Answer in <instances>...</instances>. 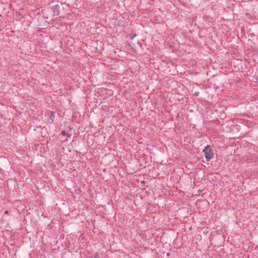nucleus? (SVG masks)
<instances>
[{"instance_id":"obj_1","label":"nucleus","mask_w":258,"mask_h":258,"mask_svg":"<svg viewBox=\"0 0 258 258\" xmlns=\"http://www.w3.org/2000/svg\"><path fill=\"white\" fill-rule=\"evenodd\" d=\"M203 152L207 162L210 161L214 157V151L210 145H207L203 150Z\"/></svg>"},{"instance_id":"obj_2","label":"nucleus","mask_w":258,"mask_h":258,"mask_svg":"<svg viewBox=\"0 0 258 258\" xmlns=\"http://www.w3.org/2000/svg\"><path fill=\"white\" fill-rule=\"evenodd\" d=\"M54 112L53 111L50 112V114L49 116V119H50L51 121V122H53L54 121Z\"/></svg>"},{"instance_id":"obj_3","label":"nucleus","mask_w":258,"mask_h":258,"mask_svg":"<svg viewBox=\"0 0 258 258\" xmlns=\"http://www.w3.org/2000/svg\"><path fill=\"white\" fill-rule=\"evenodd\" d=\"M61 134L62 136H67L68 138H71V135L69 134V133H67V132H66L65 131H62L61 133Z\"/></svg>"},{"instance_id":"obj_4","label":"nucleus","mask_w":258,"mask_h":258,"mask_svg":"<svg viewBox=\"0 0 258 258\" xmlns=\"http://www.w3.org/2000/svg\"><path fill=\"white\" fill-rule=\"evenodd\" d=\"M75 192L77 195H80L81 192V190L80 188H78L77 189H76L75 190Z\"/></svg>"},{"instance_id":"obj_5","label":"nucleus","mask_w":258,"mask_h":258,"mask_svg":"<svg viewBox=\"0 0 258 258\" xmlns=\"http://www.w3.org/2000/svg\"><path fill=\"white\" fill-rule=\"evenodd\" d=\"M89 258H100V255L98 253L96 252L95 253L94 256H90Z\"/></svg>"},{"instance_id":"obj_6","label":"nucleus","mask_w":258,"mask_h":258,"mask_svg":"<svg viewBox=\"0 0 258 258\" xmlns=\"http://www.w3.org/2000/svg\"><path fill=\"white\" fill-rule=\"evenodd\" d=\"M254 77H255V79L257 80V82H258V69L256 73H255Z\"/></svg>"},{"instance_id":"obj_7","label":"nucleus","mask_w":258,"mask_h":258,"mask_svg":"<svg viewBox=\"0 0 258 258\" xmlns=\"http://www.w3.org/2000/svg\"><path fill=\"white\" fill-rule=\"evenodd\" d=\"M194 95L195 96H198L199 95V92H198V91L195 92L194 93Z\"/></svg>"},{"instance_id":"obj_8","label":"nucleus","mask_w":258,"mask_h":258,"mask_svg":"<svg viewBox=\"0 0 258 258\" xmlns=\"http://www.w3.org/2000/svg\"><path fill=\"white\" fill-rule=\"evenodd\" d=\"M146 182L144 180H143L141 182V185L143 186L145 185Z\"/></svg>"},{"instance_id":"obj_9","label":"nucleus","mask_w":258,"mask_h":258,"mask_svg":"<svg viewBox=\"0 0 258 258\" xmlns=\"http://www.w3.org/2000/svg\"><path fill=\"white\" fill-rule=\"evenodd\" d=\"M57 5H55V6L54 7V9H57Z\"/></svg>"},{"instance_id":"obj_10","label":"nucleus","mask_w":258,"mask_h":258,"mask_svg":"<svg viewBox=\"0 0 258 258\" xmlns=\"http://www.w3.org/2000/svg\"><path fill=\"white\" fill-rule=\"evenodd\" d=\"M5 213L6 214H8V211H6L5 212Z\"/></svg>"},{"instance_id":"obj_11","label":"nucleus","mask_w":258,"mask_h":258,"mask_svg":"<svg viewBox=\"0 0 258 258\" xmlns=\"http://www.w3.org/2000/svg\"><path fill=\"white\" fill-rule=\"evenodd\" d=\"M167 255L168 256H169V255H170V253H167Z\"/></svg>"}]
</instances>
